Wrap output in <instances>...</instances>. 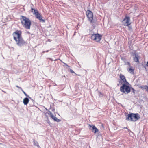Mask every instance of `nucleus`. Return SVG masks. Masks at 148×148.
<instances>
[{
  "label": "nucleus",
  "mask_w": 148,
  "mask_h": 148,
  "mask_svg": "<svg viewBox=\"0 0 148 148\" xmlns=\"http://www.w3.org/2000/svg\"><path fill=\"white\" fill-rule=\"evenodd\" d=\"M22 92H23V93L27 97H28L29 98V95H27V94L23 90V89H22V90H21Z\"/></svg>",
  "instance_id": "obj_21"
},
{
  "label": "nucleus",
  "mask_w": 148,
  "mask_h": 148,
  "mask_svg": "<svg viewBox=\"0 0 148 148\" xmlns=\"http://www.w3.org/2000/svg\"><path fill=\"white\" fill-rule=\"evenodd\" d=\"M130 18L127 16H126L125 18L123 21V22L124 24V25L126 26L130 25L131 23H130Z\"/></svg>",
  "instance_id": "obj_7"
},
{
  "label": "nucleus",
  "mask_w": 148,
  "mask_h": 148,
  "mask_svg": "<svg viewBox=\"0 0 148 148\" xmlns=\"http://www.w3.org/2000/svg\"><path fill=\"white\" fill-rule=\"evenodd\" d=\"M140 118V116L138 113H131L128 114V117L126 118V120L131 121H135Z\"/></svg>",
  "instance_id": "obj_2"
},
{
  "label": "nucleus",
  "mask_w": 148,
  "mask_h": 148,
  "mask_svg": "<svg viewBox=\"0 0 148 148\" xmlns=\"http://www.w3.org/2000/svg\"><path fill=\"white\" fill-rule=\"evenodd\" d=\"M123 128H124V129H127L128 130V131H129V130H128V128H127V127H124Z\"/></svg>",
  "instance_id": "obj_28"
},
{
  "label": "nucleus",
  "mask_w": 148,
  "mask_h": 148,
  "mask_svg": "<svg viewBox=\"0 0 148 148\" xmlns=\"http://www.w3.org/2000/svg\"><path fill=\"white\" fill-rule=\"evenodd\" d=\"M33 142L34 144L38 148H40V147L38 143V142L36 141L34 139Z\"/></svg>",
  "instance_id": "obj_16"
},
{
  "label": "nucleus",
  "mask_w": 148,
  "mask_h": 148,
  "mask_svg": "<svg viewBox=\"0 0 148 148\" xmlns=\"http://www.w3.org/2000/svg\"><path fill=\"white\" fill-rule=\"evenodd\" d=\"M22 32L20 30H16L13 33V38L14 37H16V38L18 39L22 38L21 36Z\"/></svg>",
  "instance_id": "obj_6"
},
{
  "label": "nucleus",
  "mask_w": 148,
  "mask_h": 148,
  "mask_svg": "<svg viewBox=\"0 0 148 148\" xmlns=\"http://www.w3.org/2000/svg\"><path fill=\"white\" fill-rule=\"evenodd\" d=\"M86 14L88 18V20H90L93 18V14L91 11L88 10L86 12Z\"/></svg>",
  "instance_id": "obj_10"
},
{
  "label": "nucleus",
  "mask_w": 148,
  "mask_h": 148,
  "mask_svg": "<svg viewBox=\"0 0 148 148\" xmlns=\"http://www.w3.org/2000/svg\"><path fill=\"white\" fill-rule=\"evenodd\" d=\"M20 18L21 23L23 27L27 29H30L31 22L30 20L26 17L21 16Z\"/></svg>",
  "instance_id": "obj_1"
},
{
  "label": "nucleus",
  "mask_w": 148,
  "mask_h": 148,
  "mask_svg": "<svg viewBox=\"0 0 148 148\" xmlns=\"http://www.w3.org/2000/svg\"><path fill=\"white\" fill-rule=\"evenodd\" d=\"M63 63L64 65L67 66L68 67H69V66L67 64H66V63H64L62 62Z\"/></svg>",
  "instance_id": "obj_25"
},
{
  "label": "nucleus",
  "mask_w": 148,
  "mask_h": 148,
  "mask_svg": "<svg viewBox=\"0 0 148 148\" xmlns=\"http://www.w3.org/2000/svg\"><path fill=\"white\" fill-rule=\"evenodd\" d=\"M140 88L141 89H146V90L147 91V88H148V86L146 85H143L140 86Z\"/></svg>",
  "instance_id": "obj_18"
},
{
  "label": "nucleus",
  "mask_w": 148,
  "mask_h": 148,
  "mask_svg": "<svg viewBox=\"0 0 148 148\" xmlns=\"http://www.w3.org/2000/svg\"><path fill=\"white\" fill-rule=\"evenodd\" d=\"M51 118L53 119L54 121H56L57 122H59L61 121V120L58 119L54 115L53 116V117H51Z\"/></svg>",
  "instance_id": "obj_15"
},
{
  "label": "nucleus",
  "mask_w": 148,
  "mask_h": 148,
  "mask_svg": "<svg viewBox=\"0 0 148 148\" xmlns=\"http://www.w3.org/2000/svg\"><path fill=\"white\" fill-rule=\"evenodd\" d=\"M45 52V51H44L42 52V53H44Z\"/></svg>",
  "instance_id": "obj_30"
},
{
  "label": "nucleus",
  "mask_w": 148,
  "mask_h": 148,
  "mask_svg": "<svg viewBox=\"0 0 148 148\" xmlns=\"http://www.w3.org/2000/svg\"><path fill=\"white\" fill-rule=\"evenodd\" d=\"M129 84H124L120 88V91L123 93L126 94L129 93L131 92V88L129 86L127 85Z\"/></svg>",
  "instance_id": "obj_3"
},
{
  "label": "nucleus",
  "mask_w": 148,
  "mask_h": 148,
  "mask_svg": "<svg viewBox=\"0 0 148 148\" xmlns=\"http://www.w3.org/2000/svg\"><path fill=\"white\" fill-rule=\"evenodd\" d=\"M29 99L27 97L25 98L23 100V103L24 105H27L29 102Z\"/></svg>",
  "instance_id": "obj_14"
},
{
  "label": "nucleus",
  "mask_w": 148,
  "mask_h": 148,
  "mask_svg": "<svg viewBox=\"0 0 148 148\" xmlns=\"http://www.w3.org/2000/svg\"><path fill=\"white\" fill-rule=\"evenodd\" d=\"M16 87L17 88H19L21 90H22V89H23L21 88V87H19L17 85H16Z\"/></svg>",
  "instance_id": "obj_24"
},
{
  "label": "nucleus",
  "mask_w": 148,
  "mask_h": 148,
  "mask_svg": "<svg viewBox=\"0 0 148 148\" xmlns=\"http://www.w3.org/2000/svg\"><path fill=\"white\" fill-rule=\"evenodd\" d=\"M131 89L133 90L132 92L134 93V94L135 93V90L133 88L131 87Z\"/></svg>",
  "instance_id": "obj_22"
},
{
  "label": "nucleus",
  "mask_w": 148,
  "mask_h": 148,
  "mask_svg": "<svg viewBox=\"0 0 148 148\" xmlns=\"http://www.w3.org/2000/svg\"><path fill=\"white\" fill-rule=\"evenodd\" d=\"M126 64L128 65V66L129 67L130 66V63L129 62H127V63Z\"/></svg>",
  "instance_id": "obj_23"
},
{
  "label": "nucleus",
  "mask_w": 148,
  "mask_h": 148,
  "mask_svg": "<svg viewBox=\"0 0 148 148\" xmlns=\"http://www.w3.org/2000/svg\"><path fill=\"white\" fill-rule=\"evenodd\" d=\"M89 126L90 127L89 129L94 133H96L97 132H98V130L95 125L89 124Z\"/></svg>",
  "instance_id": "obj_9"
},
{
  "label": "nucleus",
  "mask_w": 148,
  "mask_h": 148,
  "mask_svg": "<svg viewBox=\"0 0 148 148\" xmlns=\"http://www.w3.org/2000/svg\"><path fill=\"white\" fill-rule=\"evenodd\" d=\"M102 35L99 34H93L91 37V38L92 40L98 42H99L100 41Z\"/></svg>",
  "instance_id": "obj_5"
},
{
  "label": "nucleus",
  "mask_w": 148,
  "mask_h": 148,
  "mask_svg": "<svg viewBox=\"0 0 148 148\" xmlns=\"http://www.w3.org/2000/svg\"><path fill=\"white\" fill-rule=\"evenodd\" d=\"M31 9L32 10V12L35 15L38 12V11L37 10L33 9L32 7L31 8Z\"/></svg>",
  "instance_id": "obj_17"
},
{
  "label": "nucleus",
  "mask_w": 148,
  "mask_h": 148,
  "mask_svg": "<svg viewBox=\"0 0 148 148\" xmlns=\"http://www.w3.org/2000/svg\"><path fill=\"white\" fill-rule=\"evenodd\" d=\"M90 21V23L94 27H95V24L96 23V20L93 19V18L90 20H88Z\"/></svg>",
  "instance_id": "obj_13"
},
{
  "label": "nucleus",
  "mask_w": 148,
  "mask_h": 148,
  "mask_svg": "<svg viewBox=\"0 0 148 148\" xmlns=\"http://www.w3.org/2000/svg\"><path fill=\"white\" fill-rule=\"evenodd\" d=\"M120 77L124 83L126 84H129V83L127 81L125 78L124 75L121 74H120Z\"/></svg>",
  "instance_id": "obj_12"
},
{
  "label": "nucleus",
  "mask_w": 148,
  "mask_h": 148,
  "mask_svg": "<svg viewBox=\"0 0 148 148\" xmlns=\"http://www.w3.org/2000/svg\"><path fill=\"white\" fill-rule=\"evenodd\" d=\"M14 40L15 41L16 45L20 47L24 45L26 43V42L22 38L17 39L16 37H14Z\"/></svg>",
  "instance_id": "obj_4"
},
{
  "label": "nucleus",
  "mask_w": 148,
  "mask_h": 148,
  "mask_svg": "<svg viewBox=\"0 0 148 148\" xmlns=\"http://www.w3.org/2000/svg\"><path fill=\"white\" fill-rule=\"evenodd\" d=\"M70 72L71 73H75L74 72L72 69H70Z\"/></svg>",
  "instance_id": "obj_26"
},
{
  "label": "nucleus",
  "mask_w": 148,
  "mask_h": 148,
  "mask_svg": "<svg viewBox=\"0 0 148 148\" xmlns=\"http://www.w3.org/2000/svg\"><path fill=\"white\" fill-rule=\"evenodd\" d=\"M131 55L133 56V60L135 62L138 63L139 62V56L138 53L136 52H132Z\"/></svg>",
  "instance_id": "obj_8"
},
{
  "label": "nucleus",
  "mask_w": 148,
  "mask_h": 148,
  "mask_svg": "<svg viewBox=\"0 0 148 148\" xmlns=\"http://www.w3.org/2000/svg\"><path fill=\"white\" fill-rule=\"evenodd\" d=\"M49 114L50 115L51 117H51H53V115L52 113V112L50 111H49Z\"/></svg>",
  "instance_id": "obj_20"
},
{
  "label": "nucleus",
  "mask_w": 148,
  "mask_h": 148,
  "mask_svg": "<svg viewBox=\"0 0 148 148\" xmlns=\"http://www.w3.org/2000/svg\"><path fill=\"white\" fill-rule=\"evenodd\" d=\"M128 71L130 73L133 74L134 73V69H132V68L131 67L130 68L129 70Z\"/></svg>",
  "instance_id": "obj_19"
},
{
  "label": "nucleus",
  "mask_w": 148,
  "mask_h": 148,
  "mask_svg": "<svg viewBox=\"0 0 148 148\" xmlns=\"http://www.w3.org/2000/svg\"><path fill=\"white\" fill-rule=\"evenodd\" d=\"M51 50V49H50V50H47L46 51H45V52H48L49 51Z\"/></svg>",
  "instance_id": "obj_27"
},
{
  "label": "nucleus",
  "mask_w": 148,
  "mask_h": 148,
  "mask_svg": "<svg viewBox=\"0 0 148 148\" xmlns=\"http://www.w3.org/2000/svg\"><path fill=\"white\" fill-rule=\"evenodd\" d=\"M35 16L36 18L39 19L40 21L45 23V20L42 19V17L41 14H40L38 12L36 14H35Z\"/></svg>",
  "instance_id": "obj_11"
},
{
  "label": "nucleus",
  "mask_w": 148,
  "mask_h": 148,
  "mask_svg": "<svg viewBox=\"0 0 148 148\" xmlns=\"http://www.w3.org/2000/svg\"><path fill=\"white\" fill-rule=\"evenodd\" d=\"M146 65L148 67V61Z\"/></svg>",
  "instance_id": "obj_29"
}]
</instances>
